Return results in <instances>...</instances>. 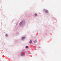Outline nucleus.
I'll use <instances>...</instances> for the list:
<instances>
[{
  "instance_id": "5",
  "label": "nucleus",
  "mask_w": 61,
  "mask_h": 61,
  "mask_svg": "<svg viewBox=\"0 0 61 61\" xmlns=\"http://www.w3.org/2000/svg\"><path fill=\"white\" fill-rule=\"evenodd\" d=\"M35 16H37V14L36 13H35Z\"/></svg>"
},
{
  "instance_id": "2",
  "label": "nucleus",
  "mask_w": 61,
  "mask_h": 61,
  "mask_svg": "<svg viewBox=\"0 0 61 61\" xmlns=\"http://www.w3.org/2000/svg\"><path fill=\"white\" fill-rule=\"evenodd\" d=\"M32 40H30V44H32Z\"/></svg>"
},
{
  "instance_id": "4",
  "label": "nucleus",
  "mask_w": 61,
  "mask_h": 61,
  "mask_svg": "<svg viewBox=\"0 0 61 61\" xmlns=\"http://www.w3.org/2000/svg\"><path fill=\"white\" fill-rule=\"evenodd\" d=\"M34 43H36L37 42V40L34 41Z\"/></svg>"
},
{
  "instance_id": "7",
  "label": "nucleus",
  "mask_w": 61,
  "mask_h": 61,
  "mask_svg": "<svg viewBox=\"0 0 61 61\" xmlns=\"http://www.w3.org/2000/svg\"><path fill=\"white\" fill-rule=\"evenodd\" d=\"M21 23H22V22H21Z\"/></svg>"
},
{
  "instance_id": "3",
  "label": "nucleus",
  "mask_w": 61,
  "mask_h": 61,
  "mask_svg": "<svg viewBox=\"0 0 61 61\" xmlns=\"http://www.w3.org/2000/svg\"><path fill=\"white\" fill-rule=\"evenodd\" d=\"M25 37H22V40H23V39H25Z\"/></svg>"
},
{
  "instance_id": "6",
  "label": "nucleus",
  "mask_w": 61,
  "mask_h": 61,
  "mask_svg": "<svg viewBox=\"0 0 61 61\" xmlns=\"http://www.w3.org/2000/svg\"><path fill=\"white\" fill-rule=\"evenodd\" d=\"M28 46H26V48H28Z\"/></svg>"
},
{
  "instance_id": "1",
  "label": "nucleus",
  "mask_w": 61,
  "mask_h": 61,
  "mask_svg": "<svg viewBox=\"0 0 61 61\" xmlns=\"http://www.w3.org/2000/svg\"><path fill=\"white\" fill-rule=\"evenodd\" d=\"M45 12L46 13H48V11L47 10H45Z\"/></svg>"
}]
</instances>
